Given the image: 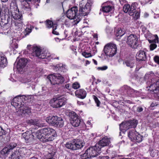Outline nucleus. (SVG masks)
Wrapping results in <instances>:
<instances>
[{
    "label": "nucleus",
    "instance_id": "19",
    "mask_svg": "<svg viewBox=\"0 0 159 159\" xmlns=\"http://www.w3.org/2000/svg\"><path fill=\"white\" fill-rule=\"evenodd\" d=\"M28 150L25 148H23L19 150L18 152H16L14 154H12L11 155V158L14 159V158L16 159L19 158L18 157L20 156L22 157L26 155Z\"/></svg>",
    "mask_w": 159,
    "mask_h": 159
},
{
    "label": "nucleus",
    "instance_id": "44",
    "mask_svg": "<svg viewBox=\"0 0 159 159\" xmlns=\"http://www.w3.org/2000/svg\"><path fill=\"white\" fill-rule=\"evenodd\" d=\"M58 118L57 116H53L52 114H50L47 117L46 119H58Z\"/></svg>",
    "mask_w": 159,
    "mask_h": 159
},
{
    "label": "nucleus",
    "instance_id": "23",
    "mask_svg": "<svg viewBox=\"0 0 159 159\" xmlns=\"http://www.w3.org/2000/svg\"><path fill=\"white\" fill-rule=\"evenodd\" d=\"M54 69L56 71L59 70L61 72H66L67 70V67L65 64L61 63L54 66Z\"/></svg>",
    "mask_w": 159,
    "mask_h": 159
},
{
    "label": "nucleus",
    "instance_id": "46",
    "mask_svg": "<svg viewBox=\"0 0 159 159\" xmlns=\"http://www.w3.org/2000/svg\"><path fill=\"white\" fill-rule=\"evenodd\" d=\"M40 2V0H33L32 3L34 4V7L36 8H37L39 6V3Z\"/></svg>",
    "mask_w": 159,
    "mask_h": 159
},
{
    "label": "nucleus",
    "instance_id": "64",
    "mask_svg": "<svg viewBox=\"0 0 159 159\" xmlns=\"http://www.w3.org/2000/svg\"><path fill=\"white\" fill-rule=\"evenodd\" d=\"M93 83H92V85H91V86H90L89 87V90H91L92 89V86L93 85Z\"/></svg>",
    "mask_w": 159,
    "mask_h": 159
},
{
    "label": "nucleus",
    "instance_id": "17",
    "mask_svg": "<svg viewBox=\"0 0 159 159\" xmlns=\"http://www.w3.org/2000/svg\"><path fill=\"white\" fill-rule=\"evenodd\" d=\"M12 35H13L12 37V42L11 43L10 46L14 49L17 48L18 46L17 42L21 38L20 35L17 33H12Z\"/></svg>",
    "mask_w": 159,
    "mask_h": 159
},
{
    "label": "nucleus",
    "instance_id": "60",
    "mask_svg": "<svg viewBox=\"0 0 159 159\" xmlns=\"http://www.w3.org/2000/svg\"><path fill=\"white\" fill-rule=\"evenodd\" d=\"M93 37L94 38L96 39V40H98V34H94L93 35Z\"/></svg>",
    "mask_w": 159,
    "mask_h": 159
},
{
    "label": "nucleus",
    "instance_id": "62",
    "mask_svg": "<svg viewBox=\"0 0 159 159\" xmlns=\"http://www.w3.org/2000/svg\"><path fill=\"white\" fill-rule=\"evenodd\" d=\"M87 124L88 125H90L91 124V120L87 121Z\"/></svg>",
    "mask_w": 159,
    "mask_h": 159
},
{
    "label": "nucleus",
    "instance_id": "51",
    "mask_svg": "<svg viewBox=\"0 0 159 159\" xmlns=\"http://www.w3.org/2000/svg\"><path fill=\"white\" fill-rule=\"evenodd\" d=\"M108 68L107 66H104L101 67H99L98 68V69L99 70H107Z\"/></svg>",
    "mask_w": 159,
    "mask_h": 159
},
{
    "label": "nucleus",
    "instance_id": "58",
    "mask_svg": "<svg viewBox=\"0 0 159 159\" xmlns=\"http://www.w3.org/2000/svg\"><path fill=\"white\" fill-rule=\"evenodd\" d=\"M143 111V108L141 107H139L137 108V111L139 112H141Z\"/></svg>",
    "mask_w": 159,
    "mask_h": 159
},
{
    "label": "nucleus",
    "instance_id": "48",
    "mask_svg": "<svg viewBox=\"0 0 159 159\" xmlns=\"http://www.w3.org/2000/svg\"><path fill=\"white\" fill-rule=\"evenodd\" d=\"M106 31L107 33L108 34H111L112 33L113 30L112 28L109 27H107L106 29Z\"/></svg>",
    "mask_w": 159,
    "mask_h": 159
},
{
    "label": "nucleus",
    "instance_id": "39",
    "mask_svg": "<svg viewBox=\"0 0 159 159\" xmlns=\"http://www.w3.org/2000/svg\"><path fill=\"white\" fill-rule=\"evenodd\" d=\"M22 136L25 140L28 141L30 139V138L32 135L28 133H23Z\"/></svg>",
    "mask_w": 159,
    "mask_h": 159
},
{
    "label": "nucleus",
    "instance_id": "26",
    "mask_svg": "<svg viewBox=\"0 0 159 159\" xmlns=\"http://www.w3.org/2000/svg\"><path fill=\"white\" fill-rule=\"evenodd\" d=\"M98 146V144H96L94 146L92 147L93 149V155L94 157L97 156L101 153V149Z\"/></svg>",
    "mask_w": 159,
    "mask_h": 159
},
{
    "label": "nucleus",
    "instance_id": "40",
    "mask_svg": "<svg viewBox=\"0 0 159 159\" xmlns=\"http://www.w3.org/2000/svg\"><path fill=\"white\" fill-rule=\"evenodd\" d=\"M138 135L136 136L135 137V138L134 139V141H135L136 142L138 143H140L141 142L142 140V136L138 133Z\"/></svg>",
    "mask_w": 159,
    "mask_h": 159
},
{
    "label": "nucleus",
    "instance_id": "22",
    "mask_svg": "<svg viewBox=\"0 0 159 159\" xmlns=\"http://www.w3.org/2000/svg\"><path fill=\"white\" fill-rule=\"evenodd\" d=\"M136 59L138 61H145L146 59V52L143 50H140L136 55Z\"/></svg>",
    "mask_w": 159,
    "mask_h": 159
},
{
    "label": "nucleus",
    "instance_id": "12",
    "mask_svg": "<svg viewBox=\"0 0 159 159\" xmlns=\"http://www.w3.org/2000/svg\"><path fill=\"white\" fill-rule=\"evenodd\" d=\"M27 62V60L25 58L20 59L17 58L14 63V69L16 66L17 71L20 73L24 71L25 69Z\"/></svg>",
    "mask_w": 159,
    "mask_h": 159
},
{
    "label": "nucleus",
    "instance_id": "54",
    "mask_svg": "<svg viewBox=\"0 0 159 159\" xmlns=\"http://www.w3.org/2000/svg\"><path fill=\"white\" fill-rule=\"evenodd\" d=\"M109 157L108 156H105L102 157H98V159H108Z\"/></svg>",
    "mask_w": 159,
    "mask_h": 159
},
{
    "label": "nucleus",
    "instance_id": "34",
    "mask_svg": "<svg viewBox=\"0 0 159 159\" xmlns=\"http://www.w3.org/2000/svg\"><path fill=\"white\" fill-rule=\"evenodd\" d=\"M138 133L135 131L134 129L130 131L128 133V136L131 140V141H134V139L135 138L138 134Z\"/></svg>",
    "mask_w": 159,
    "mask_h": 159
},
{
    "label": "nucleus",
    "instance_id": "56",
    "mask_svg": "<svg viewBox=\"0 0 159 159\" xmlns=\"http://www.w3.org/2000/svg\"><path fill=\"white\" fill-rule=\"evenodd\" d=\"M4 131V130H3L2 128L0 126V136L4 134V133H3Z\"/></svg>",
    "mask_w": 159,
    "mask_h": 159
},
{
    "label": "nucleus",
    "instance_id": "20",
    "mask_svg": "<svg viewBox=\"0 0 159 159\" xmlns=\"http://www.w3.org/2000/svg\"><path fill=\"white\" fill-rule=\"evenodd\" d=\"M93 149L92 147L89 148L85 152L81 155V159H91L92 157H94L93 155Z\"/></svg>",
    "mask_w": 159,
    "mask_h": 159
},
{
    "label": "nucleus",
    "instance_id": "1",
    "mask_svg": "<svg viewBox=\"0 0 159 159\" xmlns=\"http://www.w3.org/2000/svg\"><path fill=\"white\" fill-rule=\"evenodd\" d=\"M27 48L28 50H32V54L34 56L37 57L39 58L42 59L47 58L49 60L51 59H59V57H55V54H51L48 51L42 49L39 46H31L30 45H28Z\"/></svg>",
    "mask_w": 159,
    "mask_h": 159
},
{
    "label": "nucleus",
    "instance_id": "7",
    "mask_svg": "<svg viewBox=\"0 0 159 159\" xmlns=\"http://www.w3.org/2000/svg\"><path fill=\"white\" fill-rule=\"evenodd\" d=\"M93 2L92 0H88L84 5L83 1H81L79 3V14L82 16L87 15L90 12Z\"/></svg>",
    "mask_w": 159,
    "mask_h": 159
},
{
    "label": "nucleus",
    "instance_id": "14",
    "mask_svg": "<svg viewBox=\"0 0 159 159\" xmlns=\"http://www.w3.org/2000/svg\"><path fill=\"white\" fill-rule=\"evenodd\" d=\"M121 93L122 95H126V94L128 95L129 96L136 97L139 95V91L134 90L133 89L127 86H125L121 89Z\"/></svg>",
    "mask_w": 159,
    "mask_h": 159
},
{
    "label": "nucleus",
    "instance_id": "18",
    "mask_svg": "<svg viewBox=\"0 0 159 159\" xmlns=\"http://www.w3.org/2000/svg\"><path fill=\"white\" fill-rule=\"evenodd\" d=\"M46 27L48 28H52V32L53 34L56 35L59 34L58 32L56 31L57 26V25L56 23L53 22L50 20H47L46 21Z\"/></svg>",
    "mask_w": 159,
    "mask_h": 159
},
{
    "label": "nucleus",
    "instance_id": "24",
    "mask_svg": "<svg viewBox=\"0 0 159 159\" xmlns=\"http://www.w3.org/2000/svg\"><path fill=\"white\" fill-rule=\"evenodd\" d=\"M110 143V140L107 137H105L101 140L97 144L99 145V147L100 149L105 146L109 145Z\"/></svg>",
    "mask_w": 159,
    "mask_h": 159
},
{
    "label": "nucleus",
    "instance_id": "50",
    "mask_svg": "<svg viewBox=\"0 0 159 159\" xmlns=\"http://www.w3.org/2000/svg\"><path fill=\"white\" fill-rule=\"evenodd\" d=\"M135 16H134V18L135 19H138L140 16L139 13L138 12H135L134 14Z\"/></svg>",
    "mask_w": 159,
    "mask_h": 159
},
{
    "label": "nucleus",
    "instance_id": "27",
    "mask_svg": "<svg viewBox=\"0 0 159 159\" xmlns=\"http://www.w3.org/2000/svg\"><path fill=\"white\" fill-rule=\"evenodd\" d=\"M115 35L117 39H120L125 34V31L121 28L116 29L115 30Z\"/></svg>",
    "mask_w": 159,
    "mask_h": 159
},
{
    "label": "nucleus",
    "instance_id": "2",
    "mask_svg": "<svg viewBox=\"0 0 159 159\" xmlns=\"http://www.w3.org/2000/svg\"><path fill=\"white\" fill-rule=\"evenodd\" d=\"M36 135L41 141L45 142L52 141L57 134L54 129L48 127L38 130L37 132Z\"/></svg>",
    "mask_w": 159,
    "mask_h": 159
},
{
    "label": "nucleus",
    "instance_id": "38",
    "mask_svg": "<svg viewBox=\"0 0 159 159\" xmlns=\"http://www.w3.org/2000/svg\"><path fill=\"white\" fill-rule=\"evenodd\" d=\"M149 152L150 156L152 157H153L157 155L158 151L155 149L150 148L149 150Z\"/></svg>",
    "mask_w": 159,
    "mask_h": 159
},
{
    "label": "nucleus",
    "instance_id": "59",
    "mask_svg": "<svg viewBox=\"0 0 159 159\" xmlns=\"http://www.w3.org/2000/svg\"><path fill=\"white\" fill-rule=\"evenodd\" d=\"M119 1L121 5H123L126 2V1L125 0H119Z\"/></svg>",
    "mask_w": 159,
    "mask_h": 159
},
{
    "label": "nucleus",
    "instance_id": "32",
    "mask_svg": "<svg viewBox=\"0 0 159 159\" xmlns=\"http://www.w3.org/2000/svg\"><path fill=\"white\" fill-rule=\"evenodd\" d=\"M30 122L32 125H35L39 127L44 126V124L40 120H30Z\"/></svg>",
    "mask_w": 159,
    "mask_h": 159
},
{
    "label": "nucleus",
    "instance_id": "47",
    "mask_svg": "<svg viewBox=\"0 0 159 159\" xmlns=\"http://www.w3.org/2000/svg\"><path fill=\"white\" fill-rule=\"evenodd\" d=\"M93 98L94 100L95 101V103L97 104V106L99 107L100 104V102L98 99V98L95 95L93 96Z\"/></svg>",
    "mask_w": 159,
    "mask_h": 159
},
{
    "label": "nucleus",
    "instance_id": "30",
    "mask_svg": "<svg viewBox=\"0 0 159 159\" xmlns=\"http://www.w3.org/2000/svg\"><path fill=\"white\" fill-rule=\"evenodd\" d=\"M138 6V4L136 2L132 3L131 6H130V9L129 11V15L132 16L134 15L135 12H136V9L137 6Z\"/></svg>",
    "mask_w": 159,
    "mask_h": 159
},
{
    "label": "nucleus",
    "instance_id": "42",
    "mask_svg": "<svg viewBox=\"0 0 159 159\" xmlns=\"http://www.w3.org/2000/svg\"><path fill=\"white\" fill-rule=\"evenodd\" d=\"M18 20L15 22L14 24L15 26L17 27H20L22 26V19L21 20L19 19L17 20Z\"/></svg>",
    "mask_w": 159,
    "mask_h": 159
},
{
    "label": "nucleus",
    "instance_id": "4",
    "mask_svg": "<svg viewBox=\"0 0 159 159\" xmlns=\"http://www.w3.org/2000/svg\"><path fill=\"white\" fill-rule=\"evenodd\" d=\"M0 20H1L0 33L6 35L10 33L11 31L10 29L13 25L12 19L8 17L7 19L1 18Z\"/></svg>",
    "mask_w": 159,
    "mask_h": 159
},
{
    "label": "nucleus",
    "instance_id": "15",
    "mask_svg": "<svg viewBox=\"0 0 159 159\" xmlns=\"http://www.w3.org/2000/svg\"><path fill=\"white\" fill-rule=\"evenodd\" d=\"M17 146L16 143H12L3 148L0 152V157L4 158L7 157L10 151L12 150Z\"/></svg>",
    "mask_w": 159,
    "mask_h": 159
},
{
    "label": "nucleus",
    "instance_id": "6",
    "mask_svg": "<svg viewBox=\"0 0 159 159\" xmlns=\"http://www.w3.org/2000/svg\"><path fill=\"white\" fill-rule=\"evenodd\" d=\"M116 45L112 43H107L104 47L103 51L107 57H111L116 55L117 52Z\"/></svg>",
    "mask_w": 159,
    "mask_h": 159
},
{
    "label": "nucleus",
    "instance_id": "11",
    "mask_svg": "<svg viewBox=\"0 0 159 159\" xmlns=\"http://www.w3.org/2000/svg\"><path fill=\"white\" fill-rule=\"evenodd\" d=\"M53 85L62 84L64 81V78L59 74H50L47 77Z\"/></svg>",
    "mask_w": 159,
    "mask_h": 159
},
{
    "label": "nucleus",
    "instance_id": "13",
    "mask_svg": "<svg viewBox=\"0 0 159 159\" xmlns=\"http://www.w3.org/2000/svg\"><path fill=\"white\" fill-rule=\"evenodd\" d=\"M66 99L64 97L57 99L56 98H53L50 102V105L53 107H61L65 105L66 102Z\"/></svg>",
    "mask_w": 159,
    "mask_h": 159
},
{
    "label": "nucleus",
    "instance_id": "9",
    "mask_svg": "<svg viewBox=\"0 0 159 159\" xmlns=\"http://www.w3.org/2000/svg\"><path fill=\"white\" fill-rule=\"evenodd\" d=\"M84 145V143L82 141L79 139L70 141L65 144L66 147L67 148L73 150L81 149Z\"/></svg>",
    "mask_w": 159,
    "mask_h": 159
},
{
    "label": "nucleus",
    "instance_id": "36",
    "mask_svg": "<svg viewBox=\"0 0 159 159\" xmlns=\"http://www.w3.org/2000/svg\"><path fill=\"white\" fill-rule=\"evenodd\" d=\"M70 124L74 126L77 127L79 125L80 123L83 121V120H70Z\"/></svg>",
    "mask_w": 159,
    "mask_h": 159
},
{
    "label": "nucleus",
    "instance_id": "37",
    "mask_svg": "<svg viewBox=\"0 0 159 159\" xmlns=\"http://www.w3.org/2000/svg\"><path fill=\"white\" fill-rule=\"evenodd\" d=\"M66 114L69 116L71 119H78L77 115L76 113L73 111H70L68 113L66 112Z\"/></svg>",
    "mask_w": 159,
    "mask_h": 159
},
{
    "label": "nucleus",
    "instance_id": "5",
    "mask_svg": "<svg viewBox=\"0 0 159 159\" xmlns=\"http://www.w3.org/2000/svg\"><path fill=\"white\" fill-rule=\"evenodd\" d=\"M138 124L137 120H124L120 124V135L121 132L124 133L125 132L130 128H135Z\"/></svg>",
    "mask_w": 159,
    "mask_h": 159
},
{
    "label": "nucleus",
    "instance_id": "57",
    "mask_svg": "<svg viewBox=\"0 0 159 159\" xmlns=\"http://www.w3.org/2000/svg\"><path fill=\"white\" fill-rule=\"evenodd\" d=\"M65 88L68 89L70 90V88H71V86H70V85L69 84H66L65 85Z\"/></svg>",
    "mask_w": 159,
    "mask_h": 159
},
{
    "label": "nucleus",
    "instance_id": "53",
    "mask_svg": "<svg viewBox=\"0 0 159 159\" xmlns=\"http://www.w3.org/2000/svg\"><path fill=\"white\" fill-rule=\"evenodd\" d=\"M30 79H26L25 78L24 79L22 80L21 81L22 83H27L30 81Z\"/></svg>",
    "mask_w": 159,
    "mask_h": 159
},
{
    "label": "nucleus",
    "instance_id": "55",
    "mask_svg": "<svg viewBox=\"0 0 159 159\" xmlns=\"http://www.w3.org/2000/svg\"><path fill=\"white\" fill-rule=\"evenodd\" d=\"M158 105L157 103L156 102H152L151 104V107H154L157 106Z\"/></svg>",
    "mask_w": 159,
    "mask_h": 159
},
{
    "label": "nucleus",
    "instance_id": "8",
    "mask_svg": "<svg viewBox=\"0 0 159 159\" xmlns=\"http://www.w3.org/2000/svg\"><path fill=\"white\" fill-rule=\"evenodd\" d=\"M10 7L11 9L10 16L15 20H21L22 18V16L19 12L17 4L15 0H12Z\"/></svg>",
    "mask_w": 159,
    "mask_h": 159
},
{
    "label": "nucleus",
    "instance_id": "28",
    "mask_svg": "<svg viewBox=\"0 0 159 159\" xmlns=\"http://www.w3.org/2000/svg\"><path fill=\"white\" fill-rule=\"evenodd\" d=\"M135 61L133 59H128L123 62V64H125L127 67L130 68L134 67L135 65Z\"/></svg>",
    "mask_w": 159,
    "mask_h": 159
},
{
    "label": "nucleus",
    "instance_id": "21",
    "mask_svg": "<svg viewBox=\"0 0 159 159\" xmlns=\"http://www.w3.org/2000/svg\"><path fill=\"white\" fill-rule=\"evenodd\" d=\"M63 120H46V122L52 125L62 127L63 125Z\"/></svg>",
    "mask_w": 159,
    "mask_h": 159
},
{
    "label": "nucleus",
    "instance_id": "31",
    "mask_svg": "<svg viewBox=\"0 0 159 159\" xmlns=\"http://www.w3.org/2000/svg\"><path fill=\"white\" fill-rule=\"evenodd\" d=\"M114 9V7L111 3L102 7V11L104 13H108L112 11Z\"/></svg>",
    "mask_w": 159,
    "mask_h": 159
},
{
    "label": "nucleus",
    "instance_id": "41",
    "mask_svg": "<svg viewBox=\"0 0 159 159\" xmlns=\"http://www.w3.org/2000/svg\"><path fill=\"white\" fill-rule=\"evenodd\" d=\"M130 6L129 5L127 4L125 5L123 7V10L125 13L129 12V10L130 9Z\"/></svg>",
    "mask_w": 159,
    "mask_h": 159
},
{
    "label": "nucleus",
    "instance_id": "33",
    "mask_svg": "<svg viewBox=\"0 0 159 159\" xmlns=\"http://www.w3.org/2000/svg\"><path fill=\"white\" fill-rule=\"evenodd\" d=\"M153 42L155 43H152L150 45V49L151 50H153L157 46V45L156 44H158L159 46V39L157 35H155V39L153 40Z\"/></svg>",
    "mask_w": 159,
    "mask_h": 159
},
{
    "label": "nucleus",
    "instance_id": "61",
    "mask_svg": "<svg viewBox=\"0 0 159 159\" xmlns=\"http://www.w3.org/2000/svg\"><path fill=\"white\" fill-rule=\"evenodd\" d=\"M93 61L94 62V63L96 65H97V61L95 60L94 59H93Z\"/></svg>",
    "mask_w": 159,
    "mask_h": 159
},
{
    "label": "nucleus",
    "instance_id": "43",
    "mask_svg": "<svg viewBox=\"0 0 159 159\" xmlns=\"http://www.w3.org/2000/svg\"><path fill=\"white\" fill-rule=\"evenodd\" d=\"M72 88L74 89H77L80 87V84L77 82H74L72 85Z\"/></svg>",
    "mask_w": 159,
    "mask_h": 159
},
{
    "label": "nucleus",
    "instance_id": "49",
    "mask_svg": "<svg viewBox=\"0 0 159 159\" xmlns=\"http://www.w3.org/2000/svg\"><path fill=\"white\" fill-rule=\"evenodd\" d=\"M47 88L46 87H43L42 88V90L43 92V93H39V94L41 95H43L45 94V93L46 90H47Z\"/></svg>",
    "mask_w": 159,
    "mask_h": 159
},
{
    "label": "nucleus",
    "instance_id": "35",
    "mask_svg": "<svg viewBox=\"0 0 159 159\" xmlns=\"http://www.w3.org/2000/svg\"><path fill=\"white\" fill-rule=\"evenodd\" d=\"M33 28L34 27L33 26L29 25H27L24 32L25 36L26 37L29 35L31 32Z\"/></svg>",
    "mask_w": 159,
    "mask_h": 159
},
{
    "label": "nucleus",
    "instance_id": "29",
    "mask_svg": "<svg viewBox=\"0 0 159 159\" xmlns=\"http://www.w3.org/2000/svg\"><path fill=\"white\" fill-rule=\"evenodd\" d=\"M31 0H25V1H23L22 2V4L23 5V9L25 11H27L28 13L31 11V8L29 7V5L28 3L26 1H30Z\"/></svg>",
    "mask_w": 159,
    "mask_h": 159
},
{
    "label": "nucleus",
    "instance_id": "3",
    "mask_svg": "<svg viewBox=\"0 0 159 159\" xmlns=\"http://www.w3.org/2000/svg\"><path fill=\"white\" fill-rule=\"evenodd\" d=\"M31 95H19L15 97L12 101L11 102V104L14 106L16 109H19V110H22L23 111V113H27L28 115H30V110L28 109H25V110H23V107L24 105V101L28 100L29 98H31Z\"/></svg>",
    "mask_w": 159,
    "mask_h": 159
},
{
    "label": "nucleus",
    "instance_id": "16",
    "mask_svg": "<svg viewBox=\"0 0 159 159\" xmlns=\"http://www.w3.org/2000/svg\"><path fill=\"white\" fill-rule=\"evenodd\" d=\"M77 7H73L66 11V16L70 19H75L77 16Z\"/></svg>",
    "mask_w": 159,
    "mask_h": 159
},
{
    "label": "nucleus",
    "instance_id": "25",
    "mask_svg": "<svg viewBox=\"0 0 159 159\" xmlns=\"http://www.w3.org/2000/svg\"><path fill=\"white\" fill-rule=\"evenodd\" d=\"M86 92L83 89H80L77 90L75 92V95L79 98L81 99H84L85 98L86 96Z\"/></svg>",
    "mask_w": 159,
    "mask_h": 159
},
{
    "label": "nucleus",
    "instance_id": "10",
    "mask_svg": "<svg viewBox=\"0 0 159 159\" xmlns=\"http://www.w3.org/2000/svg\"><path fill=\"white\" fill-rule=\"evenodd\" d=\"M139 39L136 35L131 34L127 38H125L123 40L125 41L127 39L126 42L128 45L133 48H137L139 45Z\"/></svg>",
    "mask_w": 159,
    "mask_h": 159
},
{
    "label": "nucleus",
    "instance_id": "52",
    "mask_svg": "<svg viewBox=\"0 0 159 159\" xmlns=\"http://www.w3.org/2000/svg\"><path fill=\"white\" fill-rule=\"evenodd\" d=\"M155 61L159 64V57L158 56H156L154 58Z\"/></svg>",
    "mask_w": 159,
    "mask_h": 159
},
{
    "label": "nucleus",
    "instance_id": "63",
    "mask_svg": "<svg viewBox=\"0 0 159 159\" xmlns=\"http://www.w3.org/2000/svg\"><path fill=\"white\" fill-rule=\"evenodd\" d=\"M101 80H100L99 79H97V82H96V84H97L98 83H99L101 82Z\"/></svg>",
    "mask_w": 159,
    "mask_h": 159
},
{
    "label": "nucleus",
    "instance_id": "45",
    "mask_svg": "<svg viewBox=\"0 0 159 159\" xmlns=\"http://www.w3.org/2000/svg\"><path fill=\"white\" fill-rule=\"evenodd\" d=\"M82 55L86 58L90 57L92 56L91 54L89 52H82Z\"/></svg>",
    "mask_w": 159,
    "mask_h": 159
}]
</instances>
